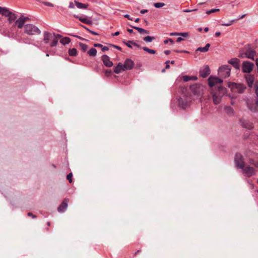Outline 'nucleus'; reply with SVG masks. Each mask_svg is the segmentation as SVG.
<instances>
[{
  "mask_svg": "<svg viewBox=\"0 0 258 258\" xmlns=\"http://www.w3.org/2000/svg\"><path fill=\"white\" fill-rule=\"evenodd\" d=\"M228 62L231 65L233 66V67L237 70L239 69L240 68V60L238 59L237 58H232V59L229 60L228 61Z\"/></svg>",
  "mask_w": 258,
  "mask_h": 258,
  "instance_id": "obj_17",
  "label": "nucleus"
},
{
  "mask_svg": "<svg viewBox=\"0 0 258 258\" xmlns=\"http://www.w3.org/2000/svg\"><path fill=\"white\" fill-rule=\"evenodd\" d=\"M119 34V32L117 31V32H115L114 34H112V35L113 36H118Z\"/></svg>",
  "mask_w": 258,
  "mask_h": 258,
  "instance_id": "obj_62",
  "label": "nucleus"
},
{
  "mask_svg": "<svg viewBox=\"0 0 258 258\" xmlns=\"http://www.w3.org/2000/svg\"><path fill=\"white\" fill-rule=\"evenodd\" d=\"M21 17L22 18V19H23L25 23L27 21H28V20H30V19L28 18V17H24L23 15L21 16Z\"/></svg>",
  "mask_w": 258,
  "mask_h": 258,
  "instance_id": "obj_52",
  "label": "nucleus"
},
{
  "mask_svg": "<svg viewBox=\"0 0 258 258\" xmlns=\"http://www.w3.org/2000/svg\"><path fill=\"white\" fill-rule=\"evenodd\" d=\"M178 105L180 107L184 109L187 105V101L185 98L179 97L178 99Z\"/></svg>",
  "mask_w": 258,
  "mask_h": 258,
  "instance_id": "obj_19",
  "label": "nucleus"
},
{
  "mask_svg": "<svg viewBox=\"0 0 258 258\" xmlns=\"http://www.w3.org/2000/svg\"><path fill=\"white\" fill-rule=\"evenodd\" d=\"M25 22L21 17V16L15 21V24L18 27L19 29H21L23 26L24 27Z\"/></svg>",
  "mask_w": 258,
  "mask_h": 258,
  "instance_id": "obj_21",
  "label": "nucleus"
},
{
  "mask_svg": "<svg viewBox=\"0 0 258 258\" xmlns=\"http://www.w3.org/2000/svg\"><path fill=\"white\" fill-rule=\"evenodd\" d=\"M229 87L233 91L237 92L238 93H243L246 89V87L243 84L236 83H231L229 85Z\"/></svg>",
  "mask_w": 258,
  "mask_h": 258,
  "instance_id": "obj_8",
  "label": "nucleus"
},
{
  "mask_svg": "<svg viewBox=\"0 0 258 258\" xmlns=\"http://www.w3.org/2000/svg\"><path fill=\"white\" fill-rule=\"evenodd\" d=\"M154 39H155V38L154 37L150 36H147L144 38V40L147 42H151Z\"/></svg>",
  "mask_w": 258,
  "mask_h": 258,
  "instance_id": "obj_37",
  "label": "nucleus"
},
{
  "mask_svg": "<svg viewBox=\"0 0 258 258\" xmlns=\"http://www.w3.org/2000/svg\"><path fill=\"white\" fill-rule=\"evenodd\" d=\"M124 18H127V19L130 20H133V18H131L130 16V15L128 14H125L124 16Z\"/></svg>",
  "mask_w": 258,
  "mask_h": 258,
  "instance_id": "obj_54",
  "label": "nucleus"
},
{
  "mask_svg": "<svg viewBox=\"0 0 258 258\" xmlns=\"http://www.w3.org/2000/svg\"><path fill=\"white\" fill-rule=\"evenodd\" d=\"M69 202V199L65 198L61 204L57 208V211L59 213L64 212L68 207V204Z\"/></svg>",
  "mask_w": 258,
  "mask_h": 258,
  "instance_id": "obj_12",
  "label": "nucleus"
},
{
  "mask_svg": "<svg viewBox=\"0 0 258 258\" xmlns=\"http://www.w3.org/2000/svg\"><path fill=\"white\" fill-rule=\"evenodd\" d=\"M255 93L256 95V97H258V87L257 86H256L255 88Z\"/></svg>",
  "mask_w": 258,
  "mask_h": 258,
  "instance_id": "obj_60",
  "label": "nucleus"
},
{
  "mask_svg": "<svg viewBox=\"0 0 258 258\" xmlns=\"http://www.w3.org/2000/svg\"><path fill=\"white\" fill-rule=\"evenodd\" d=\"M79 45L83 52H85L88 49V46L86 44L80 42Z\"/></svg>",
  "mask_w": 258,
  "mask_h": 258,
  "instance_id": "obj_35",
  "label": "nucleus"
},
{
  "mask_svg": "<svg viewBox=\"0 0 258 258\" xmlns=\"http://www.w3.org/2000/svg\"><path fill=\"white\" fill-rule=\"evenodd\" d=\"M198 78L196 76H183V80L184 82H187L190 80H197Z\"/></svg>",
  "mask_w": 258,
  "mask_h": 258,
  "instance_id": "obj_28",
  "label": "nucleus"
},
{
  "mask_svg": "<svg viewBox=\"0 0 258 258\" xmlns=\"http://www.w3.org/2000/svg\"><path fill=\"white\" fill-rule=\"evenodd\" d=\"M94 46L96 47H102V45L101 44H99V43H94Z\"/></svg>",
  "mask_w": 258,
  "mask_h": 258,
  "instance_id": "obj_53",
  "label": "nucleus"
},
{
  "mask_svg": "<svg viewBox=\"0 0 258 258\" xmlns=\"http://www.w3.org/2000/svg\"><path fill=\"white\" fill-rule=\"evenodd\" d=\"M123 43L129 48H132V45H133L139 48L140 47V46L133 41H128L127 42L123 41Z\"/></svg>",
  "mask_w": 258,
  "mask_h": 258,
  "instance_id": "obj_25",
  "label": "nucleus"
},
{
  "mask_svg": "<svg viewBox=\"0 0 258 258\" xmlns=\"http://www.w3.org/2000/svg\"><path fill=\"white\" fill-rule=\"evenodd\" d=\"M210 73L209 67L208 66H204L200 71V75L203 78H206Z\"/></svg>",
  "mask_w": 258,
  "mask_h": 258,
  "instance_id": "obj_14",
  "label": "nucleus"
},
{
  "mask_svg": "<svg viewBox=\"0 0 258 258\" xmlns=\"http://www.w3.org/2000/svg\"><path fill=\"white\" fill-rule=\"evenodd\" d=\"M42 42H40V44L38 45V44H34L33 45L38 47V48H41V49H42L43 48V46H42Z\"/></svg>",
  "mask_w": 258,
  "mask_h": 258,
  "instance_id": "obj_55",
  "label": "nucleus"
},
{
  "mask_svg": "<svg viewBox=\"0 0 258 258\" xmlns=\"http://www.w3.org/2000/svg\"><path fill=\"white\" fill-rule=\"evenodd\" d=\"M74 17L76 18L79 19V20L82 23L88 24L91 25L92 24V21L90 19H88L86 17H79L77 15H74Z\"/></svg>",
  "mask_w": 258,
  "mask_h": 258,
  "instance_id": "obj_18",
  "label": "nucleus"
},
{
  "mask_svg": "<svg viewBox=\"0 0 258 258\" xmlns=\"http://www.w3.org/2000/svg\"><path fill=\"white\" fill-rule=\"evenodd\" d=\"M245 51H243L242 50H240L239 53L238 54V57L240 58H242L245 57Z\"/></svg>",
  "mask_w": 258,
  "mask_h": 258,
  "instance_id": "obj_41",
  "label": "nucleus"
},
{
  "mask_svg": "<svg viewBox=\"0 0 258 258\" xmlns=\"http://www.w3.org/2000/svg\"><path fill=\"white\" fill-rule=\"evenodd\" d=\"M11 12L9 11V10L6 8H2V13L1 14L5 17H8V16L11 15Z\"/></svg>",
  "mask_w": 258,
  "mask_h": 258,
  "instance_id": "obj_26",
  "label": "nucleus"
},
{
  "mask_svg": "<svg viewBox=\"0 0 258 258\" xmlns=\"http://www.w3.org/2000/svg\"><path fill=\"white\" fill-rule=\"evenodd\" d=\"M42 3L45 6H48V7H53V5L52 3H50L49 2H42Z\"/></svg>",
  "mask_w": 258,
  "mask_h": 258,
  "instance_id": "obj_45",
  "label": "nucleus"
},
{
  "mask_svg": "<svg viewBox=\"0 0 258 258\" xmlns=\"http://www.w3.org/2000/svg\"><path fill=\"white\" fill-rule=\"evenodd\" d=\"M154 6L156 8H160L165 6L163 3H156L154 4Z\"/></svg>",
  "mask_w": 258,
  "mask_h": 258,
  "instance_id": "obj_39",
  "label": "nucleus"
},
{
  "mask_svg": "<svg viewBox=\"0 0 258 258\" xmlns=\"http://www.w3.org/2000/svg\"><path fill=\"white\" fill-rule=\"evenodd\" d=\"M222 82L223 80L218 77L210 76L208 79V84L211 88L215 87L218 88V85Z\"/></svg>",
  "mask_w": 258,
  "mask_h": 258,
  "instance_id": "obj_9",
  "label": "nucleus"
},
{
  "mask_svg": "<svg viewBox=\"0 0 258 258\" xmlns=\"http://www.w3.org/2000/svg\"><path fill=\"white\" fill-rule=\"evenodd\" d=\"M24 32L29 35H34L40 34L41 31L35 25L28 24L24 25Z\"/></svg>",
  "mask_w": 258,
  "mask_h": 258,
  "instance_id": "obj_3",
  "label": "nucleus"
},
{
  "mask_svg": "<svg viewBox=\"0 0 258 258\" xmlns=\"http://www.w3.org/2000/svg\"><path fill=\"white\" fill-rule=\"evenodd\" d=\"M143 49L146 51V52H148V53H151V54H155L156 53V51L155 50H153V49H150L148 47H143Z\"/></svg>",
  "mask_w": 258,
  "mask_h": 258,
  "instance_id": "obj_36",
  "label": "nucleus"
},
{
  "mask_svg": "<svg viewBox=\"0 0 258 258\" xmlns=\"http://www.w3.org/2000/svg\"><path fill=\"white\" fill-rule=\"evenodd\" d=\"M225 93V88L223 86H218V90L213 94V101L215 104H218L220 103L221 98Z\"/></svg>",
  "mask_w": 258,
  "mask_h": 258,
  "instance_id": "obj_2",
  "label": "nucleus"
},
{
  "mask_svg": "<svg viewBox=\"0 0 258 258\" xmlns=\"http://www.w3.org/2000/svg\"><path fill=\"white\" fill-rule=\"evenodd\" d=\"M234 163L235 167L237 169H240L243 168V166L245 165L244 158L242 155L238 153L235 155L234 157Z\"/></svg>",
  "mask_w": 258,
  "mask_h": 258,
  "instance_id": "obj_7",
  "label": "nucleus"
},
{
  "mask_svg": "<svg viewBox=\"0 0 258 258\" xmlns=\"http://www.w3.org/2000/svg\"><path fill=\"white\" fill-rule=\"evenodd\" d=\"M170 53V51L169 50H165L164 51V53L166 54V55H168Z\"/></svg>",
  "mask_w": 258,
  "mask_h": 258,
  "instance_id": "obj_59",
  "label": "nucleus"
},
{
  "mask_svg": "<svg viewBox=\"0 0 258 258\" xmlns=\"http://www.w3.org/2000/svg\"><path fill=\"white\" fill-rule=\"evenodd\" d=\"M148 10H141V11H140V13H141V14H145V13H147V12H148Z\"/></svg>",
  "mask_w": 258,
  "mask_h": 258,
  "instance_id": "obj_57",
  "label": "nucleus"
},
{
  "mask_svg": "<svg viewBox=\"0 0 258 258\" xmlns=\"http://www.w3.org/2000/svg\"><path fill=\"white\" fill-rule=\"evenodd\" d=\"M220 11V9H211L210 10H208L206 12V13L207 14V15H210L212 13H215V12H219Z\"/></svg>",
  "mask_w": 258,
  "mask_h": 258,
  "instance_id": "obj_38",
  "label": "nucleus"
},
{
  "mask_svg": "<svg viewBox=\"0 0 258 258\" xmlns=\"http://www.w3.org/2000/svg\"><path fill=\"white\" fill-rule=\"evenodd\" d=\"M245 51V57L254 60V57L256 54V51L249 45L244 47Z\"/></svg>",
  "mask_w": 258,
  "mask_h": 258,
  "instance_id": "obj_11",
  "label": "nucleus"
},
{
  "mask_svg": "<svg viewBox=\"0 0 258 258\" xmlns=\"http://www.w3.org/2000/svg\"><path fill=\"white\" fill-rule=\"evenodd\" d=\"M131 27H132V28H133L134 29L137 30L138 31V32L140 33H147V34H148L149 33V32L148 31L142 28H140V27H136V26H133L132 25H130Z\"/></svg>",
  "mask_w": 258,
  "mask_h": 258,
  "instance_id": "obj_29",
  "label": "nucleus"
},
{
  "mask_svg": "<svg viewBox=\"0 0 258 258\" xmlns=\"http://www.w3.org/2000/svg\"><path fill=\"white\" fill-rule=\"evenodd\" d=\"M27 215L29 217H32L33 218H36V216L34 215L33 213H32L31 212L28 213H27Z\"/></svg>",
  "mask_w": 258,
  "mask_h": 258,
  "instance_id": "obj_48",
  "label": "nucleus"
},
{
  "mask_svg": "<svg viewBox=\"0 0 258 258\" xmlns=\"http://www.w3.org/2000/svg\"><path fill=\"white\" fill-rule=\"evenodd\" d=\"M16 16L15 14L11 12V15L8 16V20L10 24H11L16 19Z\"/></svg>",
  "mask_w": 258,
  "mask_h": 258,
  "instance_id": "obj_33",
  "label": "nucleus"
},
{
  "mask_svg": "<svg viewBox=\"0 0 258 258\" xmlns=\"http://www.w3.org/2000/svg\"><path fill=\"white\" fill-rule=\"evenodd\" d=\"M240 169L242 170V174L246 177H250L256 174V170L248 165L246 166L244 165L243 166V168H240Z\"/></svg>",
  "mask_w": 258,
  "mask_h": 258,
  "instance_id": "obj_5",
  "label": "nucleus"
},
{
  "mask_svg": "<svg viewBox=\"0 0 258 258\" xmlns=\"http://www.w3.org/2000/svg\"><path fill=\"white\" fill-rule=\"evenodd\" d=\"M241 125L247 130H251L253 128V123L248 120H240Z\"/></svg>",
  "mask_w": 258,
  "mask_h": 258,
  "instance_id": "obj_16",
  "label": "nucleus"
},
{
  "mask_svg": "<svg viewBox=\"0 0 258 258\" xmlns=\"http://www.w3.org/2000/svg\"><path fill=\"white\" fill-rule=\"evenodd\" d=\"M61 37L62 36L60 34H51L45 31L43 33V42L45 44H48L51 41L50 46L53 47L57 44L58 39Z\"/></svg>",
  "mask_w": 258,
  "mask_h": 258,
  "instance_id": "obj_1",
  "label": "nucleus"
},
{
  "mask_svg": "<svg viewBox=\"0 0 258 258\" xmlns=\"http://www.w3.org/2000/svg\"><path fill=\"white\" fill-rule=\"evenodd\" d=\"M88 53L90 56H95L97 54V50L94 48H91L88 51Z\"/></svg>",
  "mask_w": 258,
  "mask_h": 258,
  "instance_id": "obj_32",
  "label": "nucleus"
},
{
  "mask_svg": "<svg viewBox=\"0 0 258 258\" xmlns=\"http://www.w3.org/2000/svg\"><path fill=\"white\" fill-rule=\"evenodd\" d=\"M170 35L171 36H179V33L177 32H172L170 33Z\"/></svg>",
  "mask_w": 258,
  "mask_h": 258,
  "instance_id": "obj_51",
  "label": "nucleus"
},
{
  "mask_svg": "<svg viewBox=\"0 0 258 258\" xmlns=\"http://www.w3.org/2000/svg\"><path fill=\"white\" fill-rule=\"evenodd\" d=\"M110 46L113 47V48H115L119 50H121V48L119 46H117V45H115L114 44H109Z\"/></svg>",
  "mask_w": 258,
  "mask_h": 258,
  "instance_id": "obj_46",
  "label": "nucleus"
},
{
  "mask_svg": "<svg viewBox=\"0 0 258 258\" xmlns=\"http://www.w3.org/2000/svg\"><path fill=\"white\" fill-rule=\"evenodd\" d=\"M210 46V44L209 43H207L205 45V46L204 47H198L196 51H199L202 52H206L208 51Z\"/></svg>",
  "mask_w": 258,
  "mask_h": 258,
  "instance_id": "obj_24",
  "label": "nucleus"
},
{
  "mask_svg": "<svg viewBox=\"0 0 258 258\" xmlns=\"http://www.w3.org/2000/svg\"><path fill=\"white\" fill-rule=\"evenodd\" d=\"M197 10V9H193V10L185 9V10H183V12L184 13H189V12H191L192 11H196Z\"/></svg>",
  "mask_w": 258,
  "mask_h": 258,
  "instance_id": "obj_47",
  "label": "nucleus"
},
{
  "mask_svg": "<svg viewBox=\"0 0 258 258\" xmlns=\"http://www.w3.org/2000/svg\"><path fill=\"white\" fill-rule=\"evenodd\" d=\"M224 109L225 112L229 115H233L234 114V111L231 106H225Z\"/></svg>",
  "mask_w": 258,
  "mask_h": 258,
  "instance_id": "obj_23",
  "label": "nucleus"
},
{
  "mask_svg": "<svg viewBox=\"0 0 258 258\" xmlns=\"http://www.w3.org/2000/svg\"><path fill=\"white\" fill-rule=\"evenodd\" d=\"M88 32L94 35H99V34L97 33V32L92 31L91 30H88Z\"/></svg>",
  "mask_w": 258,
  "mask_h": 258,
  "instance_id": "obj_50",
  "label": "nucleus"
},
{
  "mask_svg": "<svg viewBox=\"0 0 258 258\" xmlns=\"http://www.w3.org/2000/svg\"><path fill=\"white\" fill-rule=\"evenodd\" d=\"M255 104L256 105L257 107H258V98H256V99Z\"/></svg>",
  "mask_w": 258,
  "mask_h": 258,
  "instance_id": "obj_64",
  "label": "nucleus"
},
{
  "mask_svg": "<svg viewBox=\"0 0 258 258\" xmlns=\"http://www.w3.org/2000/svg\"><path fill=\"white\" fill-rule=\"evenodd\" d=\"M123 71H125V69H124V67H123L122 64H121V63H119L114 68V72L116 74H119Z\"/></svg>",
  "mask_w": 258,
  "mask_h": 258,
  "instance_id": "obj_22",
  "label": "nucleus"
},
{
  "mask_svg": "<svg viewBox=\"0 0 258 258\" xmlns=\"http://www.w3.org/2000/svg\"><path fill=\"white\" fill-rule=\"evenodd\" d=\"M182 40H183V38H182L181 37H178L177 39V42H180Z\"/></svg>",
  "mask_w": 258,
  "mask_h": 258,
  "instance_id": "obj_58",
  "label": "nucleus"
},
{
  "mask_svg": "<svg viewBox=\"0 0 258 258\" xmlns=\"http://www.w3.org/2000/svg\"><path fill=\"white\" fill-rule=\"evenodd\" d=\"M221 33L220 32H217L215 33V35L216 37H219L220 36Z\"/></svg>",
  "mask_w": 258,
  "mask_h": 258,
  "instance_id": "obj_61",
  "label": "nucleus"
},
{
  "mask_svg": "<svg viewBox=\"0 0 258 258\" xmlns=\"http://www.w3.org/2000/svg\"><path fill=\"white\" fill-rule=\"evenodd\" d=\"M231 67L229 65H223L220 67L218 70V74L221 77L226 78L230 76Z\"/></svg>",
  "mask_w": 258,
  "mask_h": 258,
  "instance_id": "obj_6",
  "label": "nucleus"
},
{
  "mask_svg": "<svg viewBox=\"0 0 258 258\" xmlns=\"http://www.w3.org/2000/svg\"><path fill=\"white\" fill-rule=\"evenodd\" d=\"M75 6L73 2H70L69 4V8H74Z\"/></svg>",
  "mask_w": 258,
  "mask_h": 258,
  "instance_id": "obj_56",
  "label": "nucleus"
},
{
  "mask_svg": "<svg viewBox=\"0 0 258 258\" xmlns=\"http://www.w3.org/2000/svg\"><path fill=\"white\" fill-rule=\"evenodd\" d=\"M75 2L76 7L79 9H86L88 6L87 4H84L78 1H75Z\"/></svg>",
  "mask_w": 258,
  "mask_h": 258,
  "instance_id": "obj_27",
  "label": "nucleus"
},
{
  "mask_svg": "<svg viewBox=\"0 0 258 258\" xmlns=\"http://www.w3.org/2000/svg\"><path fill=\"white\" fill-rule=\"evenodd\" d=\"M254 64L249 61H244L242 64V71L244 73H250L253 70Z\"/></svg>",
  "mask_w": 258,
  "mask_h": 258,
  "instance_id": "obj_10",
  "label": "nucleus"
},
{
  "mask_svg": "<svg viewBox=\"0 0 258 258\" xmlns=\"http://www.w3.org/2000/svg\"><path fill=\"white\" fill-rule=\"evenodd\" d=\"M134 64V61L129 58L126 59L124 64H122L125 70H131L133 68Z\"/></svg>",
  "mask_w": 258,
  "mask_h": 258,
  "instance_id": "obj_15",
  "label": "nucleus"
},
{
  "mask_svg": "<svg viewBox=\"0 0 258 258\" xmlns=\"http://www.w3.org/2000/svg\"><path fill=\"white\" fill-rule=\"evenodd\" d=\"M179 36L187 37L189 36V34L187 32L179 33Z\"/></svg>",
  "mask_w": 258,
  "mask_h": 258,
  "instance_id": "obj_44",
  "label": "nucleus"
},
{
  "mask_svg": "<svg viewBox=\"0 0 258 258\" xmlns=\"http://www.w3.org/2000/svg\"><path fill=\"white\" fill-rule=\"evenodd\" d=\"M255 63L257 68V72H258V58L255 60Z\"/></svg>",
  "mask_w": 258,
  "mask_h": 258,
  "instance_id": "obj_63",
  "label": "nucleus"
},
{
  "mask_svg": "<svg viewBox=\"0 0 258 258\" xmlns=\"http://www.w3.org/2000/svg\"><path fill=\"white\" fill-rule=\"evenodd\" d=\"M102 60L103 61L104 65L106 67H111L113 64L112 61L110 60L109 57L106 54H104L102 55Z\"/></svg>",
  "mask_w": 258,
  "mask_h": 258,
  "instance_id": "obj_13",
  "label": "nucleus"
},
{
  "mask_svg": "<svg viewBox=\"0 0 258 258\" xmlns=\"http://www.w3.org/2000/svg\"><path fill=\"white\" fill-rule=\"evenodd\" d=\"M68 53L71 56H76L77 54V50L75 48H73L69 49Z\"/></svg>",
  "mask_w": 258,
  "mask_h": 258,
  "instance_id": "obj_30",
  "label": "nucleus"
},
{
  "mask_svg": "<svg viewBox=\"0 0 258 258\" xmlns=\"http://www.w3.org/2000/svg\"><path fill=\"white\" fill-rule=\"evenodd\" d=\"M189 88L192 93L197 96H201L205 90L204 86L198 84L190 85Z\"/></svg>",
  "mask_w": 258,
  "mask_h": 258,
  "instance_id": "obj_4",
  "label": "nucleus"
},
{
  "mask_svg": "<svg viewBox=\"0 0 258 258\" xmlns=\"http://www.w3.org/2000/svg\"><path fill=\"white\" fill-rule=\"evenodd\" d=\"M71 42V39L69 37H65L63 38H62L60 40V42L63 44L66 45L69 44Z\"/></svg>",
  "mask_w": 258,
  "mask_h": 258,
  "instance_id": "obj_31",
  "label": "nucleus"
},
{
  "mask_svg": "<svg viewBox=\"0 0 258 258\" xmlns=\"http://www.w3.org/2000/svg\"><path fill=\"white\" fill-rule=\"evenodd\" d=\"M245 78L246 81L249 87H251L254 81L253 77L249 74H247L245 76Z\"/></svg>",
  "mask_w": 258,
  "mask_h": 258,
  "instance_id": "obj_20",
  "label": "nucleus"
},
{
  "mask_svg": "<svg viewBox=\"0 0 258 258\" xmlns=\"http://www.w3.org/2000/svg\"><path fill=\"white\" fill-rule=\"evenodd\" d=\"M169 42H171L172 44L174 43L173 40L171 38H168L164 41V43L165 44H166Z\"/></svg>",
  "mask_w": 258,
  "mask_h": 258,
  "instance_id": "obj_43",
  "label": "nucleus"
},
{
  "mask_svg": "<svg viewBox=\"0 0 258 258\" xmlns=\"http://www.w3.org/2000/svg\"><path fill=\"white\" fill-rule=\"evenodd\" d=\"M249 163L255 167H258V159L254 160L253 158H249Z\"/></svg>",
  "mask_w": 258,
  "mask_h": 258,
  "instance_id": "obj_34",
  "label": "nucleus"
},
{
  "mask_svg": "<svg viewBox=\"0 0 258 258\" xmlns=\"http://www.w3.org/2000/svg\"><path fill=\"white\" fill-rule=\"evenodd\" d=\"M234 21V20H230L227 23H222L221 25L222 26H229L231 25L233 23Z\"/></svg>",
  "mask_w": 258,
  "mask_h": 258,
  "instance_id": "obj_40",
  "label": "nucleus"
},
{
  "mask_svg": "<svg viewBox=\"0 0 258 258\" xmlns=\"http://www.w3.org/2000/svg\"><path fill=\"white\" fill-rule=\"evenodd\" d=\"M72 177L73 174L72 173H70L69 174L67 175V178L69 180L70 183L72 182Z\"/></svg>",
  "mask_w": 258,
  "mask_h": 258,
  "instance_id": "obj_42",
  "label": "nucleus"
},
{
  "mask_svg": "<svg viewBox=\"0 0 258 258\" xmlns=\"http://www.w3.org/2000/svg\"><path fill=\"white\" fill-rule=\"evenodd\" d=\"M102 49V51H107L109 49L108 47L107 46H103L102 45V47H101Z\"/></svg>",
  "mask_w": 258,
  "mask_h": 258,
  "instance_id": "obj_49",
  "label": "nucleus"
}]
</instances>
